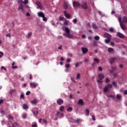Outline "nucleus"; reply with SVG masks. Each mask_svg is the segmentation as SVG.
<instances>
[{
    "label": "nucleus",
    "instance_id": "nucleus-1",
    "mask_svg": "<svg viewBox=\"0 0 127 127\" xmlns=\"http://www.w3.org/2000/svg\"><path fill=\"white\" fill-rule=\"evenodd\" d=\"M62 30L65 33L63 34L64 36H66L68 38H73V35L70 34V29L67 27H62Z\"/></svg>",
    "mask_w": 127,
    "mask_h": 127
},
{
    "label": "nucleus",
    "instance_id": "nucleus-2",
    "mask_svg": "<svg viewBox=\"0 0 127 127\" xmlns=\"http://www.w3.org/2000/svg\"><path fill=\"white\" fill-rule=\"evenodd\" d=\"M118 19L122 29L123 30H126L127 28H126V26L125 25V24H124V23H123V22L122 21V16H119Z\"/></svg>",
    "mask_w": 127,
    "mask_h": 127
},
{
    "label": "nucleus",
    "instance_id": "nucleus-3",
    "mask_svg": "<svg viewBox=\"0 0 127 127\" xmlns=\"http://www.w3.org/2000/svg\"><path fill=\"white\" fill-rule=\"evenodd\" d=\"M18 3H19L20 5L19 6L18 9L19 10H21V11H24V9H23V6H22V3H23V1L22 0H18Z\"/></svg>",
    "mask_w": 127,
    "mask_h": 127
},
{
    "label": "nucleus",
    "instance_id": "nucleus-4",
    "mask_svg": "<svg viewBox=\"0 0 127 127\" xmlns=\"http://www.w3.org/2000/svg\"><path fill=\"white\" fill-rule=\"evenodd\" d=\"M64 13L66 18H68V19H70V18H71V15L67 13V11H64Z\"/></svg>",
    "mask_w": 127,
    "mask_h": 127
},
{
    "label": "nucleus",
    "instance_id": "nucleus-5",
    "mask_svg": "<svg viewBox=\"0 0 127 127\" xmlns=\"http://www.w3.org/2000/svg\"><path fill=\"white\" fill-rule=\"evenodd\" d=\"M32 112L34 114V116H37V115H38V108H34L32 111Z\"/></svg>",
    "mask_w": 127,
    "mask_h": 127
},
{
    "label": "nucleus",
    "instance_id": "nucleus-6",
    "mask_svg": "<svg viewBox=\"0 0 127 127\" xmlns=\"http://www.w3.org/2000/svg\"><path fill=\"white\" fill-rule=\"evenodd\" d=\"M36 4H37V5L38 6L37 7V8H40V9H42L43 8V6H42V4H41V3H40V2L39 1H37L36 2Z\"/></svg>",
    "mask_w": 127,
    "mask_h": 127
},
{
    "label": "nucleus",
    "instance_id": "nucleus-7",
    "mask_svg": "<svg viewBox=\"0 0 127 127\" xmlns=\"http://www.w3.org/2000/svg\"><path fill=\"white\" fill-rule=\"evenodd\" d=\"M73 5L74 7H79L80 6V3H78V2L76 1H73Z\"/></svg>",
    "mask_w": 127,
    "mask_h": 127
},
{
    "label": "nucleus",
    "instance_id": "nucleus-8",
    "mask_svg": "<svg viewBox=\"0 0 127 127\" xmlns=\"http://www.w3.org/2000/svg\"><path fill=\"white\" fill-rule=\"evenodd\" d=\"M37 15L38 16H39V17L43 18V17H44V16L45 15V14L43 12L40 11L37 13Z\"/></svg>",
    "mask_w": 127,
    "mask_h": 127
},
{
    "label": "nucleus",
    "instance_id": "nucleus-9",
    "mask_svg": "<svg viewBox=\"0 0 127 127\" xmlns=\"http://www.w3.org/2000/svg\"><path fill=\"white\" fill-rule=\"evenodd\" d=\"M78 104L80 105V106H84L85 103H84V101H83V99H80L78 100Z\"/></svg>",
    "mask_w": 127,
    "mask_h": 127
},
{
    "label": "nucleus",
    "instance_id": "nucleus-10",
    "mask_svg": "<svg viewBox=\"0 0 127 127\" xmlns=\"http://www.w3.org/2000/svg\"><path fill=\"white\" fill-rule=\"evenodd\" d=\"M81 50L82 51L83 54H86V53H88V49L87 48H82Z\"/></svg>",
    "mask_w": 127,
    "mask_h": 127
},
{
    "label": "nucleus",
    "instance_id": "nucleus-11",
    "mask_svg": "<svg viewBox=\"0 0 127 127\" xmlns=\"http://www.w3.org/2000/svg\"><path fill=\"white\" fill-rule=\"evenodd\" d=\"M104 36L105 38H108V39L112 38V35H111L109 33H105V34H104Z\"/></svg>",
    "mask_w": 127,
    "mask_h": 127
},
{
    "label": "nucleus",
    "instance_id": "nucleus-12",
    "mask_svg": "<svg viewBox=\"0 0 127 127\" xmlns=\"http://www.w3.org/2000/svg\"><path fill=\"white\" fill-rule=\"evenodd\" d=\"M98 78L100 79V80H103L104 78H105V75L103 73L98 74Z\"/></svg>",
    "mask_w": 127,
    "mask_h": 127
},
{
    "label": "nucleus",
    "instance_id": "nucleus-13",
    "mask_svg": "<svg viewBox=\"0 0 127 127\" xmlns=\"http://www.w3.org/2000/svg\"><path fill=\"white\" fill-rule=\"evenodd\" d=\"M30 86L32 87H33L34 88H36V87H37V83L35 82H32L30 83Z\"/></svg>",
    "mask_w": 127,
    "mask_h": 127
},
{
    "label": "nucleus",
    "instance_id": "nucleus-14",
    "mask_svg": "<svg viewBox=\"0 0 127 127\" xmlns=\"http://www.w3.org/2000/svg\"><path fill=\"white\" fill-rule=\"evenodd\" d=\"M122 95L121 94H117L116 96V99H117L118 101H121L122 100Z\"/></svg>",
    "mask_w": 127,
    "mask_h": 127
},
{
    "label": "nucleus",
    "instance_id": "nucleus-15",
    "mask_svg": "<svg viewBox=\"0 0 127 127\" xmlns=\"http://www.w3.org/2000/svg\"><path fill=\"white\" fill-rule=\"evenodd\" d=\"M81 6H82V8H84V9H87V8H88L87 4H86V3H85V2H83L82 3Z\"/></svg>",
    "mask_w": 127,
    "mask_h": 127
},
{
    "label": "nucleus",
    "instance_id": "nucleus-16",
    "mask_svg": "<svg viewBox=\"0 0 127 127\" xmlns=\"http://www.w3.org/2000/svg\"><path fill=\"white\" fill-rule=\"evenodd\" d=\"M117 36H118V37H120V38H124V37H125V35H124V34L118 32L117 33Z\"/></svg>",
    "mask_w": 127,
    "mask_h": 127
},
{
    "label": "nucleus",
    "instance_id": "nucleus-17",
    "mask_svg": "<svg viewBox=\"0 0 127 127\" xmlns=\"http://www.w3.org/2000/svg\"><path fill=\"white\" fill-rule=\"evenodd\" d=\"M117 60V59L115 58H112L109 60V62L110 63H114Z\"/></svg>",
    "mask_w": 127,
    "mask_h": 127
},
{
    "label": "nucleus",
    "instance_id": "nucleus-18",
    "mask_svg": "<svg viewBox=\"0 0 127 127\" xmlns=\"http://www.w3.org/2000/svg\"><path fill=\"white\" fill-rule=\"evenodd\" d=\"M68 5H69V4L68 3V2L64 3V9H67L68 8Z\"/></svg>",
    "mask_w": 127,
    "mask_h": 127
},
{
    "label": "nucleus",
    "instance_id": "nucleus-19",
    "mask_svg": "<svg viewBox=\"0 0 127 127\" xmlns=\"http://www.w3.org/2000/svg\"><path fill=\"white\" fill-rule=\"evenodd\" d=\"M22 108L23 110H27V109H28V106L27 105V104H24L22 105Z\"/></svg>",
    "mask_w": 127,
    "mask_h": 127
},
{
    "label": "nucleus",
    "instance_id": "nucleus-20",
    "mask_svg": "<svg viewBox=\"0 0 127 127\" xmlns=\"http://www.w3.org/2000/svg\"><path fill=\"white\" fill-rule=\"evenodd\" d=\"M57 103L60 105H61L62 104H63V100H62V99L58 100Z\"/></svg>",
    "mask_w": 127,
    "mask_h": 127
},
{
    "label": "nucleus",
    "instance_id": "nucleus-21",
    "mask_svg": "<svg viewBox=\"0 0 127 127\" xmlns=\"http://www.w3.org/2000/svg\"><path fill=\"white\" fill-rule=\"evenodd\" d=\"M31 104H33V105H35L36 104H37V100L36 99H34L31 101Z\"/></svg>",
    "mask_w": 127,
    "mask_h": 127
},
{
    "label": "nucleus",
    "instance_id": "nucleus-22",
    "mask_svg": "<svg viewBox=\"0 0 127 127\" xmlns=\"http://www.w3.org/2000/svg\"><path fill=\"white\" fill-rule=\"evenodd\" d=\"M108 90H109V88L106 86L103 89V92H104V93H107V92H108Z\"/></svg>",
    "mask_w": 127,
    "mask_h": 127
},
{
    "label": "nucleus",
    "instance_id": "nucleus-23",
    "mask_svg": "<svg viewBox=\"0 0 127 127\" xmlns=\"http://www.w3.org/2000/svg\"><path fill=\"white\" fill-rule=\"evenodd\" d=\"M123 22H127V16L123 17Z\"/></svg>",
    "mask_w": 127,
    "mask_h": 127
},
{
    "label": "nucleus",
    "instance_id": "nucleus-24",
    "mask_svg": "<svg viewBox=\"0 0 127 127\" xmlns=\"http://www.w3.org/2000/svg\"><path fill=\"white\" fill-rule=\"evenodd\" d=\"M27 117V114L26 113H24L22 115V118L24 119V120H25V119H26Z\"/></svg>",
    "mask_w": 127,
    "mask_h": 127
},
{
    "label": "nucleus",
    "instance_id": "nucleus-25",
    "mask_svg": "<svg viewBox=\"0 0 127 127\" xmlns=\"http://www.w3.org/2000/svg\"><path fill=\"white\" fill-rule=\"evenodd\" d=\"M107 97H108V98H110V97H111V98H112V99H113V100H115V99H116V96H115V95H107Z\"/></svg>",
    "mask_w": 127,
    "mask_h": 127
},
{
    "label": "nucleus",
    "instance_id": "nucleus-26",
    "mask_svg": "<svg viewBox=\"0 0 127 127\" xmlns=\"http://www.w3.org/2000/svg\"><path fill=\"white\" fill-rule=\"evenodd\" d=\"M81 78V74L80 73H77L76 76L77 80H79Z\"/></svg>",
    "mask_w": 127,
    "mask_h": 127
},
{
    "label": "nucleus",
    "instance_id": "nucleus-27",
    "mask_svg": "<svg viewBox=\"0 0 127 127\" xmlns=\"http://www.w3.org/2000/svg\"><path fill=\"white\" fill-rule=\"evenodd\" d=\"M65 67L66 69H69V68H70V64H65Z\"/></svg>",
    "mask_w": 127,
    "mask_h": 127
},
{
    "label": "nucleus",
    "instance_id": "nucleus-28",
    "mask_svg": "<svg viewBox=\"0 0 127 127\" xmlns=\"http://www.w3.org/2000/svg\"><path fill=\"white\" fill-rule=\"evenodd\" d=\"M64 106H61L60 111H61V112H64Z\"/></svg>",
    "mask_w": 127,
    "mask_h": 127
},
{
    "label": "nucleus",
    "instance_id": "nucleus-29",
    "mask_svg": "<svg viewBox=\"0 0 127 127\" xmlns=\"http://www.w3.org/2000/svg\"><path fill=\"white\" fill-rule=\"evenodd\" d=\"M92 27L93 28H94V29H97V28H98V27H97V25H96V24H92Z\"/></svg>",
    "mask_w": 127,
    "mask_h": 127
},
{
    "label": "nucleus",
    "instance_id": "nucleus-30",
    "mask_svg": "<svg viewBox=\"0 0 127 127\" xmlns=\"http://www.w3.org/2000/svg\"><path fill=\"white\" fill-rule=\"evenodd\" d=\"M108 52H113L114 51V49L112 48H108Z\"/></svg>",
    "mask_w": 127,
    "mask_h": 127
},
{
    "label": "nucleus",
    "instance_id": "nucleus-31",
    "mask_svg": "<svg viewBox=\"0 0 127 127\" xmlns=\"http://www.w3.org/2000/svg\"><path fill=\"white\" fill-rule=\"evenodd\" d=\"M81 122H82V120L80 119H77L75 121V123H81Z\"/></svg>",
    "mask_w": 127,
    "mask_h": 127
},
{
    "label": "nucleus",
    "instance_id": "nucleus-32",
    "mask_svg": "<svg viewBox=\"0 0 127 127\" xmlns=\"http://www.w3.org/2000/svg\"><path fill=\"white\" fill-rule=\"evenodd\" d=\"M107 86L108 89H112V88H113V85L112 84H108Z\"/></svg>",
    "mask_w": 127,
    "mask_h": 127
},
{
    "label": "nucleus",
    "instance_id": "nucleus-33",
    "mask_svg": "<svg viewBox=\"0 0 127 127\" xmlns=\"http://www.w3.org/2000/svg\"><path fill=\"white\" fill-rule=\"evenodd\" d=\"M110 41H111V39H107L105 40V43H109Z\"/></svg>",
    "mask_w": 127,
    "mask_h": 127
},
{
    "label": "nucleus",
    "instance_id": "nucleus-34",
    "mask_svg": "<svg viewBox=\"0 0 127 127\" xmlns=\"http://www.w3.org/2000/svg\"><path fill=\"white\" fill-rule=\"evenodd\" d=\"M72 108L71 107H68L67 109V112H72Z\"/></svg>",
    "mask_w": 127,
    "mask_h": 127
},
{
    "label": "nucleus",
    "instance_id": "nucleus-35",
    "mask_svg": "<svg viewBox=\"0 0 127 127\" xmlns=\"http://www.w3.org/2000/svg\"><path fill=\"white\" fill-rule=\"evenodd\" d=\"M94 39L95 40H99V39H100V37L99 36H95L94 37Z\"/></svg>",
    "mask_w": 127,
    "mask_h": 127
},
{
    "label": "nucleus",
    "instance_id": "nucleus-36",
    "mask_svg": "<svg viewBox=\"0 0 127 127\" xmlns=\"http://www.w3.org/2000/svg\"><path fill=\"white\" fill-rule=\"evenodd\" d=\"M97 83H98V84H102L103 83V81H102L100 79H98L97 80Z\"/></svg>",
    "mask_w": 127,
    "mask_h": 127
},
{
    "label": "nucleus",
    "instance_id": "nucleus-37",
    "mask_svg": "<svg viewBox=\"0 0 127 127\" xmlns=\"http://www.w3.org/2000/svg\"><path fill=\"white\" fill-rule=\"evenodd\" d=\"M23 3H24V4H27V3H28V0H24V1H23Z\"/></svg>",
    "mask_w": 127,
    "mask_h": 127
},
{
    "label": "nucleus",
    "instance_id": "nucleus-38",
    "mask_svg": "<svg viewBox=\"0 0 127 127\" xmlns=\"http://www.w3.org/2000/svg\"><path fill=\"white\" fill-rule=\"evenodd\" d=\"M112 84L114 87H117V82L114 81L112 82Z\"/></svg>",
    "mask_w": 127,
    "mask_h": 127
},
{
    "label": "nucleus",
    "instance_id": "nucleus-39",
    "mask_svg": "<svg viewBox=\"0 0 127 127\" xmlns=\"http://www.w3.org/2000/svg\"><path fill=\"white\" fill-rule=\"evenodd\" d=\"M43 21H47V18L45 17V15L42 17Z\"/></svg>",
    "mask_w": 127,
    "mask_h": 127
},
{
    "label": "nucleus",
    "instance_id": "nucleus-40",
    "mask_svg": "<svg viewBox=\"0 0 127 127\" xmlns=\"http://www.w3.org/2000/svg\"><path fill=\"white\" fill-rule=\"evenodd\" d=\"M32 35V33L29 32L28 34L27 38H29V37H31V36Z\"/></svg>",
    "mask_w": 127,
    "mask_h": 127
},
{
    "label": "nucleus",
    "instance_id": "nucleus-41",
    "mask_svg": "<svg viewBox=\"0 0 127 127\" xmlns=\"http://www.w3.org/2000/svg\"><path fill=\"white\" fill-rule=\"evenodd\" d=\"M43 122L44 124H45V125H47V124H48L47 120H46L45 119H43Z\"/></svg>",
    "mask_w": 127,
    "mask_h": 127
},
{
    "label": "nucleus",
    "instance_id": "nucleus-42",
    "mask_svg": "<svg viewBox=\"0 0 127 127\" xmlns=\"http://www.w3.org/2000/svg\"><path fill=\"white\" fill-rule=\"evenodd\" d=\"M94 61L96 62V63H99V60L97 58H94Z\"/></svg>",
    "mask_w": 127,
    "mask_h": 127
},
{
    "label": "nucleus",
    "instance_id": "nucleus-43",
    "mask_svg": "<svg viewBox=\"0 0 127 127\" xmlns=\"http://www.w3.org/2000/svg\"><path fill=\"white\" fill-rule=\"evenodd\" d=\"M86 113H87L86 116H89V114L90 113V111H89V110L87 109H86Z\"/></svg>",
    "mask_w": 127,
    "mask_h": 127
},
{
    "label": "nucleus",
    "instance_id": "nucleus-44",
    "mask_svg": "<svg viewBox=\"0 0 127 127\" xmlns=\"http://www.w3.org/2000/svg\"><path fill=\"white\" fill-rule=\"evenodd\" d=\"M20 98L21 99H24V94H23V93L21 94L20 95Z\"/></svg>",
    "mask_w": 127,
    "mask_h": 127
},
{
    "label": "nucleus",
    "instance_id": "nucleus-45",
    "mask_svg": "<svg viewBox=\"0 0 127 127\" xmlns=\"http://www.w3.org/2000/svg\"><path fill=\"white\" fill-rule=\"evenodd\" d=\"M64 25H68V21H65L64 23Z\"/></svg>",
    "mask_w": 127,
    "mask_h": 127
},
{
    "label": "nucleus",
    "instance_id": "nucleus-46",
    "mask_svg": "<svg viewBox=\"0 0 127 127\" xmlns=\"http://www.w3.org/2000/svg\"><path fill=\"white\" fill-rule=\"evenodd\" d=\"M70 79L71 80V81H72V82H75V80H74V77H73L72 76H71V77H70Z\"/></svg>",
    "mask_w": 127,
    "mask_h": 127
},
{
    "label": "nucleus",
    "instance_id": "nucleus-47",
    "mask_svg": "<svg viewBox=\"0 0 127 127\" xmlns=\"http://www.w3.org/2000/svg\"><path fill=\"white\" fill-rule=\"evenodd\" d=\"M8 120H12L13 118L11 116L9 115L8 117Z\"/></svg>",
    "mask_w": 127,
    "mask_h": 127
},
{
    "label": "nucleus",
    "instance_id": "nucleus-48",
    "mask_svg": "<svg viewBox=\"0 0 127 127\" xmlns=\"http://www.w3.org/2000/svg\"><path fill=\"white\" fill-rule=\"evenodd\" d=\"M2 56H3V53L0 52V58H1Z\"/></svg>",
    "mask_w": 127,
    "mask_h": 127
},
{
    "label": "nucleus",
    "instance_id": "nucleus-49",
    "mask_svg": "<svg viewBox=\"0 0 127 127\" xmlns=\"http://www.w3.org/2000/svg\"><path fill=\"white\" fill-rule=\"evenodd\" d=\"M32 127H37V124H34L32 125Z\"/></svg>",
    "mask_w": 127,
    "mask_h": 127
},
{
    "label": "nucleus",
    "instance_id": "nucleus-50",
    "mask_svg": "<svg viewBox=\"0 0 127 127\" xmlns=\"http://www.w3.org/2000/svg\"><path fill=\"white\" fill-rule=\"evenodd\" d=\"M114 28H110L109 30L111 32H113V31H114Z\"/></svg>",
    "mask_w": 127,
    "mask_h": 127
},
{
    "label": "nucleus",
    "instance_id": "nucleus-51",
    "mask_svg": "<svg viewBox=\"0 0 127 127\" xmlns=\"http://www.w3.org/2000/svg\"><path fill=\"white\" fill-rule=\"evenodd\" d=\"M98 69L99 71H103V68H102L101 66L98 67Z\"/></svg>",
    "mask_w": 127,
    "mask_h": 127
},
{
    "label": "nucleus",
    "instance_id": "nucleus-52",
    "mask_svg": "<svg viewBox=\"0 0 127 127\" xmlns=\"http://www.w3.org/2000/svg\"><path fill=\"white\" fill-rule=\"evenodd\" d=\"M12 69H17V66H12Z\"/></svg>",
    "mask_w": 127,
    "mask_h": 127
},
{
    "label": "nucleus",
    "instance_id": "nucleus-53",
    "mask_svg": "<svg viewBox=\"0 0 127 127\" xmlns=\"http://www.w3.org/2000/svg\"><path fill=\"white\" fill-rule=\"evenodd\" d=\"M64 19V17H59L60 20H63Z\"/></svg>",
    "mask_w": 127,
    "mask_h": 127
},
{
    "label": "nucleus",
    "instance_id": "nucleus-54",
    "mask_svg": "<svg viewBox=\"0 0 127 127\" xmlns=\"http://www.w3.org/2000/svg\"><path fill=\"white\" fill-rule=\"evenodd\" d=\"M30 91H27L26 93V95L27 96H28V95H30Z\"/></svg>",
    "mask_w": 127,
    "mask_h": 127
},
{
    "label": "nucleus",
    "instance_id": "nucleus-55",
    "mask_svg": "<svg viewBox=\"0 0 127 127\" xmlns=\"http://www.w3.org/2000/svg\"><path fill=\"white\" fill-rule=\"evenodd\" d=\"M6 36L7 37H9V38H10L11 37L10 33L7 34Z\"/></svg>",
    "mask_w": 127,
    "mask_h": 127
},
{
    "label": "nucleus",
    "instance_id": "nucleus-56",
    "mask_svg": "<svg viewBox=\"0 0 127 127\" xmlns=\"http://www.w3.org/2000/svg\"><path fill=\"white\" fill-rule=\"evenodd\" d=\"M73 23H76V22H77V19L76 18L74 19L73 20Z\"/></svg>",
    "mask_w": 127,
    "mask_h": 127
},
{
    "label": "nucleus",
    "instance_id": "nucleus-57",
    "mask_svg": "<svg viewBox=\"0 0 127 127\" xmlns=\"http://www.w3.org/2000/svg\"><path fill=\"white\" fill-rule=\"evenodd\" d=\"M71 61V59H67L66 60V63H69Z\"/></svg>",
    "mask_w": 127,
    "mask_h": 127
},
{
    "label": "nucleus",
    "instance_id": "nucleus-58",
    "mask_svg": "<svg viewBox=\"0 0 127 127\" xmlns=\"http://www.w3.org/2000/svg\"><path fill=\"white\" fill-rule=\"evenodd\" d=\"M1 69L2 70V69H3V70H4V71H5L6 70V68L5 67H4V66H1Z\"/></svg>",
    "mask_w": 127,
    "mask_h": 127
},
{
    "label": "nucleus",
    "instance_id": "nucleus-59",
    "mask_svg": "<svg viewBox=\"0 0 127 127\" xmlns=\"http://www.w3.org/2000/svg\"><path fill=\"white\" fill-rule=\"evenodd\" d=\"M92 118L93 121H96V118H95V117L94 116V115L92 116Z\"/></svg>",
    "mask_w": 127,
    "mask_h": 127
},
{
    "label": "nucleus",
    "instance_id": "nucleus-60",
    "mask_svg": "<svg viewBox=\"0 0 127 127\" xmlns=\"http://www.w3.org/2000/svg\"><path fill=\"white\" fill-rule=\"evenodd\" d=\"M60 116H61V118H63V117H64V114L61 113L60 114Z\"/></svg>",
    "mask_w": 127,
    "mask_h": 127
},
{
    "label": "nucleus",
    "instance_id": "nucleus-61",
    "mask_svg": "<svg viewBox=\"0 0 127 127\" xmlns=\"http://www.w3.org/2000/svg\"><path fill=\"white\" fill-rule=\"evenodd\" d=\"M58 49H60V50H62V46H60L58 47Z\"/></svg>",
    "mask_w": 127,
    "mask_h": 127
},
{
    "label": "nucleus",
    "instance_id": "nucleus-62",
    "mask_svg": "<svg viewBox=\"0 0 127 127\" xmlns=\"http://www.w3.org/2000/svg\"><path fill=\"white\" fill-rule=\"evenodd\" d=\"M93 45H94L95 46L97 45V42L95 41H93Z\"/></svg>",
    "mask_w": 127,
    "mask_h": 127
},
{
    "label": "nucleus",
    "instance_id": "nucleus-63",
    "mask_svg": "<svg viewBox=\"0 0 127 127\" xmlns=\"http://www.w3.org/2000/svg\"><path fill=\"white\" fill-rule=\"evenodd\" d=\"M84 61L85 62H88V61H89V59H85Z\"/></svg>",
    "mask_w": 127,
    "mask_h": 127
},
{
    "label": "nucleus",
    "instance_id": "nucleus-64",
    "mask_svg": "<svg viewBox=\"0 0 127 127\" xmlns=\"http://www.w3.org/2000/svg\"><path fill=\"white\" fill-rule=\"evenodd\" d=\"M125 95H127V90L124 91Z\"/></svg>",
    "mask_w": 127,
    "mask_h": 127
}]
</instances>
